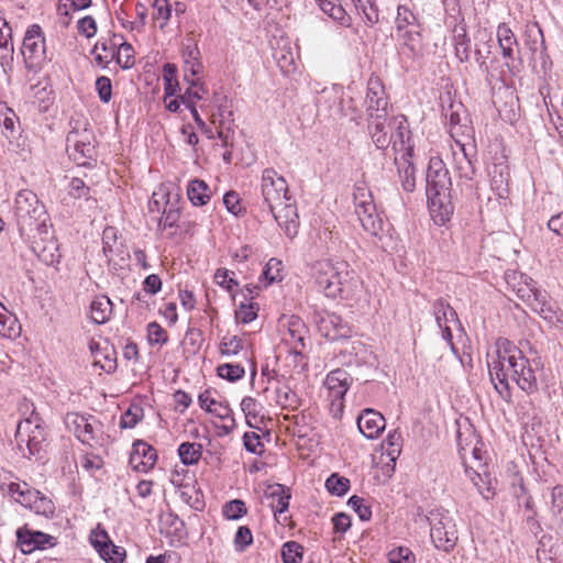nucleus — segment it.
<instances>
[{
    "instance_id": "nucleus-1",
    "label": "nucleus",
    "mask_w": 563,
    "mask_h": 563,
    "mask_svg": "<svg viewBox=\"0 0 563 563\" xmlns=\"http://www.w3.org/2000/svg\"><path fill=\"white\" fill-rule=\"evenodd\" d=\"M488 368L492 382L497 391L503 395L506 391L509 395V382L527 393L528 395L538 391L537 369L530 361L523 355L511 341L499 338L495 343V351L488 354Z\"/></svg>"
},
{
    "instance_id": "nucleus-2",
    "label": "nucleus",
    "mask_w": 563,
    "mask_h": 563,
    "mask_svg": "<svg viewBox=\"0 0 563 563\" xmlns=\"http://www.w3.org/2000/svg\"><path fill=\"white\" fill-rule=\"evenodd\" d=\"M312 276L318 289L328 298L351 300L360 288L355 271L342 260L318 261L312 266Z\"/></svg>"
},
{
    "instance_id": "nucleus-3",
    "label": "nucleus",
    "mask_w": 563,
    "mask_h": 563,
    "mask_svg": "<svg viewBox=\"0 0 563 563\" xmlns=\"http://www.w3.org/2000/svg\"><path fill=\"white\" fill-rule=\"evenodd\" d=\"M428 208L433 221L443 225L453 214L452 180L445 163L439 157L430 158L426 175Z\"/></svg>"
},
{
    "instance_id": "nucleus-4",
    "label": "nucleus",
    "mask_w": 563,
    "mask_h": 563,
    "mask_svg": "<svg viewBox=\"0 0 563 563\" xmlns=\"http://www.w3.org/2000/svg\"><path fill=\"white\" fill-rule=\"evenodd\" d=\"M15 220L20 235L25 240L46 233L52 228L45 206L31 190H21L15 197Z\"/></svg>"
},
{
    "instance_id": "nucleus-5",
    "label": "nucleus",
    "mask_w": 563,
    "mask_h": 563,
    "mask_svg": "<svg viewBox=\"0 0 563 563\" xmlns=\"http://www.w3.org/2000/svg\"><path fill=\"white\" fill-rule=\"evenodd\" d=\"M507 284L517 296L543 319L552 321L555 317L553 305L545 290L536 287V283L523 273L511 271L505 275Z\"/></svg>"
},
{
    "instance_id": "nucleus-6",
    "label": "nucleus",
    "mask_w": 563,
    "mask_h": 563,
    "mask_svg": "<svg viewBox=\"0 0 563 563\" xmlns=\"http://www.w3.org/2000/svg\"><path fill=\"white\" fill-rule=\"evenodd\" d=\"M428 520L434 547L445 552L452 550L457 541V530L451 514L448 510L435 509L430 512Z\"/></svg>"
},
{
    "instance_id": "nucleus-7",
    "label": "nucleus",
    "mask_w": 563,
    "mask_h": 563,
    "mask_svg": "<svg viewBox=\"0 0 563 563\" xmlns=\"http://www.w3.org/2000/svg\"><path fill=\"white\" fill-rule=\"evenodd\" d=\"M355 213L363 229L373 236H377L383 228V221L376 212L369 189L357 185L353 191Z\"/></svg>"
},
{
    "instance_id": "nucleus-8",
    "label": "nucleus",
    "mask_w": 563,
    "mask_h": 563,
    "mask_svg": "<svg viewBox=\"0 0 563 563\" xmlns=\"http://www.w3.org/2000/svg\"><path fill=\"white\" fill-rule=\"evenodd\" d=\"M261 195L268 210L277 209L290 198L287 180L274 168H265L261 177Z\"/></svg>"
},
{
    "instance_id": "nucleus-9",
    "label": "nucleus",
    "mask_w": 563,
    "mask_h": 563,
    "mask_svg": "<svg viewBox=\"0 0 563 563\" xmlns=\"http://www.w3.org/2000/svg\"><path fill=\"white\" fill-rule=\"evenodd\" d=\"M93 133L91 130L84 128L82 130H71L66 139V151L69 157L80 166H86L93 158L95 145Z\"/></svg>"
},
{
    "instance_id": "nucleus-10",
    "label": "nucleus",
    "mask_w": 563,
    "mask_h": 563,
    "mask_svg": "<svg viewBox=\"0 0 563 563\" xmlns=\"http://www.w3.org/2000/svg\"><path fill=\"white\" fill-rule=\"evenodd\" d=\"M478 444L479 440L473 430L467 429L464 432H457V446L465 473L472 470L486 468Z\"/></svg>"
},
{
    "instance_id": "nucleus-11",
    "label": "nucleus",
    "mask_w": 563,
    "mask_h": 563,
    "mask_svg": "<svg viewBox=\"0 0 563 563\" xmlns=\"http://www.w3.org/2000/svg\"><path fill=\"white\" fill-rule=\"evenodd\" d=\"M25 241L30 243L33 253L44 264L55 265L59 263L62 255L52 228L46 233H38L36 238H27Z\"/></svg>"
},
{
    "instance_id": "nucleus-12",
    "label": "nucleus",
    "mask_w": 563,
    "mask_h": 563,
    "mask_svg": "<svg viewBox=\"0 0 563 563\" xmlns=\"http://www.w3.org/2000/svg\"><path fill=\"white\" fill-rule=\"evenodd\" d=\"M10 492L13 494H19L16 501L23 505L24 507H29L37 515H42L46 518H49L55 512V506L51 499L41 495L37 490L31 489H22L20 484H11Z\"/></svg>"
},
{
    "instance_id": "nucleus-13",
    "label": "nucleus",
    "mask_w": 563,
    "mask_h": 563,
    "mask_svg": "<svg viewBox=\"0 0 563 563\" xmlns=\"http://www.w3.org/2000/svg\"><path fill=\"white\" fill-rule=\"evenodd\" d=\"M387 104L388 101L382 80L377 76H371L367 81L365 97L367 117L387 115Z\"/></svg>"
},
{
    "instance_id": "nucleus-14",
    "label": "nucleus",
    "mask_w": 563,
    "mask_h": 563,
    "mask_svg": "<svg viewBox=\"0 0 563 563\" xmlns=\"http://www.w3.org/2000/svg\"><path fill=\"white\" fill-rule=\"evenodd\" d=\"M319 333L329 341H339L351 336L352 329L346 321L335 313L327 312L317 320Z\"/></svg>"
},
{
    "instance_id": "nucleus-15",
    "label": "nucleus",
    "mask_w": 563,
    "mask_h": 563,
    "mask_svg": "<svg viewBox=\"0 0 563 563\" xmlns=\"http://www.w3.org/2000/svg\"><path fill=\"white\" fill-rule=\"evenodd\" d=\"M22 55L32 64L45 59V38L42 29L37 24L31 25L24 35Z\"/></svg>"
},
{
    "instance_id": "nucleus-16",
    "label": "nucleus",
    "mask_w": 563,
    "mask_h": 563,
    "mask_svg": "<svg viewBox=\"0 0 563 563\" xmlns=\"http://www.w3.org/2000/svg\"><path fill=\"white\" fill-rule=\"evenodd\" d=\"M432 310L435 322L439 329L442 331L443 340L450 345L452 350H454L451 324L459 323L455 310L450 306L448 301L442 298L434 301Z\"/></svg>"
},
{
    "instance_id": "nucleus-17",
    "label": "nucleus",
    "mask_w": 563,
    "mask_h": 563,
    "mask_svg": "<svg viewBox=\"0 0 563 563\" xmlns=\"http://www.w3.org/2000/svg\"><path fill=\"white\" fill-rule=\"evenodd\" d=\"M268 211L288 238L292 239L297 235L299 221L297 207L291 197L286 199L277 209Z\"/></svg>"
},
{
    "instance_id": "nucleus-18",
    "label": "nucleus",
    "mask_w": 563,
    "mask_h": 563,
    "mask_svg": "<svg viewBox=\"0 0 563 563\" xmlns=\"http://www.w3.org/2000/svg\"><path fill=\"white\" fill-rule=\"evenodd\" d=\"M18 543L24 554H30L35 550H44L47 547L55 545L54 537L41 531H33L26 527L16 531Z\"/></svg>"
},
{
    "instance_id": "nucleus-19",
    "label": "nucleus",
    "mask_w": 563,
    "mask_h": 563,
    "mask_svg": "<svg viewBox=\"0 0 563 563\" xmlns=\"http://www.w3.org/2000/svg\"><path fill=\"white\" fill-rule=\"evenodd\" d=\"M344 89L340 85H331L321 90L317 98L319 111H327L329 117L336 118L342 112V103L344 101Z\"/></svg>"
},
{
    "instance_id": "nucleus-20",
    "label": "nucleus",
    "mask_w": 563,
    "mask_h": 563,
    "mask_svg": "<svg viewBox=\"0 0 563 563\" xmlns=\"http://www.w3.org/2000/svg\"><path fill=\"white\" fill-rule=\"evenodd\" d=\"M157 461L156 450L144 441H136L130 455V465L133 470L146 473L154 467Z\"/></svg>"
},
{
    "instance_id": "nucleus-21",
    "label": "nucleus",
    "mask_w": 563,
    "mask_h": 563,
    "mask_svg": "<svg viewBox=\"0 0 563 563\" xmlns=\"http://www.w3.org/2000/svg\"><path fill=\"white\" fill-rule=\"evenodd\" d=\"M307 334L308 330L303 321L299 317L291 316L287 322V332L284 340L290 344L291 352L295 355H302L306 349Z\"/></svg>"
},
{
    "instance_id": "nucleus-22",
    "label": "nucleus",
    "mask_w": 563,
    "mask_h": 563,
    "mask_svg": "<svg viewBox=\"0 0 563 563\" xmlns=\"http://www.w3.org/2000/svg\"><path fill=\"white\" fill-rule=\"evenodd\" d=\"M367 121L368 134L375 146L379 150L387 148L391 143V137H389L391 122L387 123V115L367 117Z\"/></svg>"
},
{
    "instance_id": "nucleus-23",
    "label": "nucleus",
    "mask_w": 563,
    "mask_h": 563,
    "mask_svg": "<svg viewBox=\"0 0 563 563\" xmlns=\"http://www.w3.org/2000/svg\"><path fill=\"white\" fill-rule=\"evenodd\" d=\"M412 155L413 146H408L406 147L405 153H402L399 157H395L401 187L407 192H412L416 188V168L411 162Z\"/></svg>"
},
{
    "instance_id": "nucleus-24",
    "label": "nucleus",
    "mask_w": 563,
    "mask_h": 563,
    "mask_svg": "<svg viewBox=\"0 0 563 563\" xmlns=\"http://www.w3.org/2000/svg\"><path fill=\"white\" fill-rule=\"evenodd\" d=\"M386 422L382 413L374 409H365L357 418V428L367 439L377 438L385 429Z\"/></svg>"
},
{
    "instance_id": "nucleus-25",
    "label": "nucleus",
    "mask_w": 563,
    "mask_h": 563,
    "mask_svg": "<svg viewBox=\"0 0 563 563\" xmlns=\"http://www.w3.org/2000/svg\"><path fill=\"white\" fill-rule=\"evenodd\" d=\"M265 498L272 508L276 519L280 522L282 516L288 510L290 492L282 484L269 485L265 490Z\"/></svg>"
},
{
    "instance_id": "nucleus-26",
    "label": "nucleus",
    "mask_w": 563,
    "mask_h": 563,
    "mask_svg": "<svg viewBox=\"0 0 563 563\" xmlns=\"http://www.w3.org/2000/svg\"><path fill=\"white\" fill-rule=\"evenodd\" d=\"M391 132L389 133V137H391L393 148L396 154H402L406 152V147L413 146L410 143V130L407 122V119L404 115H399L393 119L391 121Z\"/></svg>"
},
{
    "instance_id": "nucleus-27",
    "label": "nucleus",
    "mask_w": 563,
    "mask_h": 563,
    "mask_svg": "<svg viewBox=\"0 0 563 563\" xmlns=\"http://www.w3.org/2000/svg\"><path fill=\"white\" fill-rule=\"evenodd\" d=\"M352 382V376L343 368L331 371L325 378V385L334 399H342Z\"/></svg>"
},
{
    "instance_id": "nucleus-28",
    "label": "nucleus",
    "mask_w": 563,
    "mask_h": 563,
    "mask_svg": "<svg viewBox=\"0 0 563 563\" xmlns=\"http://www.w3.org/2000/svg\"><path fill=\"white\" fill-rule=\"evenodd\" d=\"M525 43L530 49L533 58L542 59L545 55V41L541 26L537 22L527 24L525 31Z\"/></svg>"
},
{
    "instance_id": "nucleus-29",
    "label": "nucleus",
    "mask_w": 563,
    "mask_h": 563,
    "mask_svg": "<svg viewBox=\"0 0 563 563\" xmlns=\"http://www.w3.org/2000/svg\"><path fill=\"white\" fill-rule=\"evenodd\" d=\"M455 145L456 148H453L455 170L461 178L472 179L475 175V167L471 155L467 153L465 144L460 140H455Z\"/></svg>"
},
{
    "instance_id": "nucleus-30",
    "label": "nucleus",
    "mask_w": 563,
    "mask_h": 563,
    "mask_svg": "<svg viewBox=\"0 0 563 563\" xmlns=\"http://www.w3.org/2000/svg\"><path fill=\"white\" fill-rule=\"evenodd\" d=\"M241 409L244 412L246 424L252 429L261 430L264 422V406L253 397H244L241 401Z\"/></svg>"
},
{
    "instance_id": "nucleus-31",
    "label": "nucleus",
    "mask_w": 563,
    "mask_h": 563,
    "mask_svg": "<svg viewBox=\"0 0 563 563\" xmlns=\"http://www.w3.org/2000/svg\"><path fill=\"white\" fill-rule=\"evenodd\" d=\"M220 353L227 357L240 355L245 362L250 361L249 349L238 335H224L220 343Z\"/></svg>"
},
{
    "instance_id": "nucleus-32",
    "label": "nucleus",
    "mask_w": 563,
    "mask_h": 563,
    "mask_svg": "<svg viewBox=\"0 0 563 563\" xmlns=\"http://www.w3.org/2000/svg\"><path fill=\"white\" fill-rule=\"evenodd\" d=\"M112 313V302L107 296H97L89 306V317L97 324L106 323Z\"/></svg>"
},
{
    "instance_id": "nucleus-33",
    "label": "nucleus",
    "mask_w": 563,
    "mask_h": 563,
    "mask_svg": "<svg viewBox=\"0 0 563 563\" xmlns=\"http://www.w3.org/2000/svg\"><path fill=\"white\" fill-rule=\"evenodd\" d=\"M497 41L506 60L514 59L515 48L518 46L514 32L505 23L497 27Z\"/></svg>"
},
{
    "instance_id": "nucleus-34",
    "label": "nucleus",
    "mask_w": 563,
    "mask_h": 563,
    "mask_svg": "<svg viewBox=\"0 0 563 563\" xmlns=\"http://www.w3.org/2000/svg\"><path fill=\"white\" fill-rule=\"evenodd\" d=\"M470 481L477 488L478 493L485 498L490 499L494 496V488L492 485L490 475L483 470H472L468 473H465Z\"/></svg>"
},
{
    "instance_id": "nucleus-35",
    "label": "nucleus",
    "mask_w": 563,
    "mask_h": 563,
    "mask_svg": "<svg viewBox=\"0 0 563 563\" xmlns=\"http://www.w3.org/2000/svg\"><path fill=\"white\" fill-rule=\"evenodd\" d=\"M186 82L188 84L187 89L179 95L183 104L195 106L198 100L205 99L208 95V89L200 79Z\"/></svg>"
},
{
    "instance_id": "nucleus-36",
    "label": "nucleus",
    "mask_w": 563,
    "mask_h": 563,
    "mask_svg": "<svg viewBox=\"0 0 563 563\" xmlns=\"http://www.w3.org/2000/svg\"><path fill=\"white\" fill-rule=\"evenodd\" d=\"M187 195L195 206H203L210 200V189L208 185L200 179H194L189 183Z\"/></svg>"
},
{
    "instance_id": "nucleus-37",
    "label": "nucleus",
    "mask_w": 563,
    "mask_h": 563,
    "mask_svg": "<svg viewBox=\"0 0 563 563\" xmlns=\"http://www.w3.org/2000/svg\"><path fill=\"white\" fill-rule=\"evenodd\" d=\"M179 219L180 208L178 206V199L174 197V202H165L158 227L162 229L174 228Z\"/></svg>"
},
{
    "instance_id": "nucleus-38",
    "label": "nucleus",
    "mask_w": 563,
    "mask_h": 563,
    "mask_svg": "<svg viewBox=\"0 0 563 563\" xmlns=\"http://www.w3.org/2000/svg\"><path fill=\"white\" fill-rule=\"evenodd\" d=\"M178 454L185 465L198 463L202 454V445L199 443L184 442L178 448Z\"/></svg>"
},
{
    "instance_id": "nucleus-39",
    "label": "nucleus",
    "mask_w": 563,
    "mask_h": 563,
    "mask_svg": "<svg viewBox=\"0 0 563 563\" xmlns=\"http://www.w3.org/2000/svg\"><path fill=\"white\" fill-rule=\"evenodd\" d=\"M283 263L277 258H271L262 273V277L260 282L264 280V286H268L275 282H280L283 279Z\"/></svg>"
},
{
    "instance_id": "nucleus-40",
    "label": "nucleus",
    "mask_w": 563,
    "mask_h": 563,
    "mask_svg": "<svg viewBox=\"0 0 563 563\" xmlns=\"http://www.w3.org/2000/svg\"><path fill=\"white\" fill-rule=\"evenodd\" d=\"M19 331L16 318L4 307V310H0V334L4 338H14Z\"/></svg>"
},
{
    "instance_id": "nucleus-41",
    "label": "nucleus",
    "mask_w": 563,
    "mask_h": 563,
    "mask_svg": "<svg viewBox=\"0 0 563 563\" xmlns=\"http://www.w3.org/2000/svg\"><path fill=\"white\" fill-rule=\"evenodd\" d=\"M517 415L525 424L530 422L533 423L534 421L540 423L541 421L539 417V410L531 399H526L519 402Z\"/></svg>"
},
{
    "instance_id": "nucleus-42",
    "label": "nucleus",
    "mask_w": 563,
    "mask_h": 563,
    "mask_svg": "<svg viewBox=\"0 0 563 563\" xmlns=\"http://www.w3.org/2000/svg\"><path fill=\"white\" fill-rule=\"evenodd\" d=\"M303 548L296 541H288L282 547L283 563H301Z\"/></svg>"
},
{
    "instance_id": "nucleus-43",
    "label": "nucleus",
    "mask_w": 563,
    "mask_h": 563,
    "mask_svg": "<svg viewBox=\"0 0 563 563\" xmlns=\"http://www.w3.org/2000/svg\"><path fill=\"white\" fill-rule=\"evenodd\" d=\"M165 202H174L170 199V194L166 187H159L157 191H154L148 202V210L151 213H163Z\"/></svg>"
},
{
    "instance_id": "nucleus-44",
    "label": "nucleus",
    "mask_w": 563,
    "mask_h": 563,
    "mask_svg": "<svg viewBox=\"0 0 563 563\" xmlns=\"http://www.w3.org/2000/svg\"><path fill=\"white\" fill-rule=\"evenodd\" d=\"M217 373L221 378L228 379L229 382H235L245 375V368L240 363H225L218 366Z\"/></svg>"
},
{
    "instance_id": "nucleus-45",
    "label": "nucleus",
    "mask_w": 563,
    "mask_h": 563,
    "mask_svg": "<svg viewBox=\"0 0 563 563\" xmlns=\"http://www.w3.org/2000/svg\"><path fill=\"white\" fill-rule=\"evenodd\" d=\"M202 342V332L196 328H188L183 341L185 350L195 354L200 350Z\"/></svg>"
},
{
    "instance_id": "nucleus-46",
    "label": "nucleus",
    "mask_w": 563,
    "mask_h": 563,
    "mask_svg": "<svg viewBox=\"0 0 563 563\" xmlns=\"http://www.w3.org/2000/svg\"><path fill=\"white\" fill-rule=\"evenodd\" d=\"M483 35V45H479L477 44L476 47H475V59L478 64V67L481 69L482 73L484 74H488L489 73V68H488V65L486 63V59L489 57L490 55V48H492V45L489 44L490 42V38H488L487 41L485 40L487 37V35L485 33L482 34Z\"/></svg>"
},
{
    "instance_id": "nucleus-47",
    "label": "nucleus",
    "mask_w": 563,
    "mask_h": 563,
    "mask_svg": "<svg viewBox=\"0 0 563 563\" xmlns=\"http://www.w3.org/2000/svg\"><path fill=\"white\" fill-rule=\"evenodd\" d=\"M325 487L332 495L343 496L350 488V481L338 474H332L325 481Z\"/></svg>"
},
{
    "instance_id": "nucleus-48",
    "label": "nucleus",
    "mask_w": 563,
    "mask_h": 563,
    "mask_svg": "<svg viewBox=\"0 0 563 563\" xmlns=\"http://www.w3.org/2000/svg\"><path fill=\"white\" fill-rule=\"evenodd\" d=\"M143 418V409L140 406H131L121 417L120 427L122 429L134 428Z\"/></svg>"
},
{
    "instance_id": "nucleus-49",
    "label": "nucleus",
    "mask_w": 563,
    "mask_h": 563,
    "mask_svg": "<svg viewBox=\"0 0 563 563\" xmlns=\"http://www.w3.org/2000/svg\"><path fill=\"white\" fill-rule=\"evenodd\" d=\"M134 49L131 44L122 43L117 52V63L124 69H129L134 65Z\"/></svg>"
},
{
    "instance_id": "nucleus-50",
    "label": "nucleus",
    "mask_w": 563,
    "mask_h": 563,
    "mask_svg": "<svg viewBox=\"0 0 563 563\" xmlns=\"http://www.w3.org/2000/svg\"><path fill=\"white\" fill-rule=\"evenodd\" d=\"M153 9V18L157 21H162L161 29H163L172 15V7L168 0H154Z\"/></svg>"
},
{
    "instance_id": "nucleus-51",
    "label": "nucleus",
    "mask_w": 563,
    "mask_h": 563,
    "mask_svg": "<svg viewBox=\"0 0 563 563\" xmlns=\"http://www.w3.org/2000/svg\"><path fill=\"white\" fill-rule=\"evenodd\" d=\"M258 307L255 303H240L235 310V319L242 323H250L257 317Z\"/></svg>"
},
{
    "instance_id": "nucleus-52",
    "label": "nucleus",
    "mask_w": 563,
    "mask_h": 563,
    "mask_svg": "<svg viewBox=\"0 0 563 563\" xmlns=\"http://www.w3.org/2000/svg\"><path fill=\"white\" fill-rule=\"evenodd\" d=\"M90 541L100 555H108L109 547H111V540L104 530L92 531Z\"/></svg>"
},
{
    "instance_id": "nucleus-53",
    "label": "nucleus",
    "mask_w": 563,
    "mask_h": 563,
    "mask_svg": "<svg viewBox=\"0 0 563 563\" xmlns=\"http://www.w3.org/2000/svg\"><path fill=\"white\" fill-rule=\"evenodd\" d=\"M342 112H339L336 118L344 117L355 122L357 125L361 124V112L358 111L355 101L351 97H345L342 103Z\"/></svg>"
},
{
    "instance_id": "nucleus-54",
    "label": "nucleus",
    "mask_w": 563,
    "mask_h": 563,
    "mask_svg": "<svg viewBox=\"0 0 563 563\" xmlns=\"http://www.w3.org/2000/svg\"><path fill=\"white\" fill-rule=\"evenodd\" d=\"M74 422L75 433L81 442L88 443L93 439V428L84 417H77Z\"/></svg>"
},
{
    "instance_id": "nucleus-55",
    "label": "nucleus",
    "mask_w": 563,
    "mask_h": 563,
    "mask_svg": "<svg viewBox=\"0 0 563 563\" xmlns=\"http://www.w3.org/2000/svg\"><path fill=\"white\" fill-rule=\"evenodd\" d=\"M246 514L244 501L234 499L227 503L223 507V515L225 518L236 520Z\"/></svg>"
},
{
    "instance_id": "nucleus-56",
    "label": "nucleus",
    "mask_w": 563,
    "mask_h": 563,
    "mask_svg": "<svg viewBox=\"0 0 563 563\" xmlns=\"http://www.w3.org/2000/svg\"><path fill=\"white\" fill-rule=\"evenodd\" d=\"M147 338L151 344H165L168 341L167 332L157 322L147 324Z\"/></svg>"
},
{
    "instance_id": "nucleus-57",
    "label": "nucleus",
    "mask_w": 563,
    "mask_h": 563,
    "mask_svg": "<svg viewBox=\"0 0 563 563\" xmlns=\"http://www.w3.org/2000/svg\"><path fill=\"white\" fill-rule=\"evenodd\" d=\"M400 41L405 47H407L410 53L416 54L420 45V34L416 31L404 30L398 33Z\"/></svg>"
},
{
    "instance_id": "nucleus-58",
    "label": "nucleus",
    "mask_w": 563,
    "mask_h": 563,
    "mask_svg": "<svg viewBox=\"0 0 563 563\" xmlns=\"http://www.w3.org/2000/svg\"><path fill=\"white\" fill-rule=\"evenodd\" d=\"M243 444L245 450L253 454H262L264 450V445L261 441L260 434L253 431L244 433Z\"/></svg>"
},
{
    "instance_id": "nucleus-59",
    "label": "nucleus",
    "mask_w": 563,
    "mask_h": 563,
    "mask_svg": "<svg viewBox=\"0 0 563 563\" xmlns=\"http://www.w3.org/2000/svg\"><path fill=\"white\" fill-rule=\"evenodd\" d=\"M415 21V14L406 5H399L397 8L396 25L398 33L402 32L408 25H411Z\"/></svg>"
},
{
    "instance_id": "nucleus-60",
    "label": "nucleus",
    "mask_w": 563,
    "mask_h": 563,
    "mask_svg": "<svg viewBox=\"0 0 563 563\" xmlns=\"http://www.w3.org/2000/svg\"><path fill=\"white\" fill-rule=\"evenodd\" d=\"M0 48L13 52L12 29L0 15Z\"/></svg>"
},
{
    "instance_id": "nucleus-61",
    "label": "nucleus",
    "mask_w": 563,
    "mask_h": 563,
    "mask_svg": "<svg viewBox=\"0 0 563 563\" xmlns=\"http://www.w3.org/2000/svg\"><path fill=\"white\" fill-rule=\"evenodd\" d=\"M349 505L358 515L361 520L366 521L371 519L372 511L369 506L365 504L364 498L354 495L350 498Z\"/></svg>"
},
{
    "instance_id": "nucleus-62",
    "label": "nucleus",
    "mask_w": 563,
    "mask_h": 563,
    "mask_svg": "<svg viewBox=\"0 0 563 563\" xmlns=\"http://www.w3.org/2000/svg\"><path fill=\"white\" fill-rule=\"evenodd\" d=\"M96 90L100 100L108 103L112 97V85L110 78L107 76H100L96 80Z\"/></svg>"
},
{
    "instance_id": "nucleus-63",
    "label": "nucleus",
    "mask_w": 563,
    "mask_h": 563,
    "mask_svg": "<svg viewBox=\"0 0 563 563\" xmlns=\"http://www.w3.org/2000/svg\"><path fill=\"white\" fill-rule=\"evenodd\" d=\"M68 192L74 198H86L89 199L90 188L85 184V181L78 177H75L70 180L68 186Z\"/></svg>"
},
{
    "instance_id": "nucleus-64",
    "label": "nucleus",
    "mask_w": 563,
    "mask_h": 563,
    "mask_svg": "<svg viewBox=\"0 0 563 563\" xmlns=\"http://www.w3.org/2000/svg\"><path fill=\"white\" fill-rule=\"evenodd\" d=\"M253 542V534L251 530L242 526L238 529L235 537H234V545L238 551H244L246 547L252 544Z\"/></svg>"
}]
</instances>
